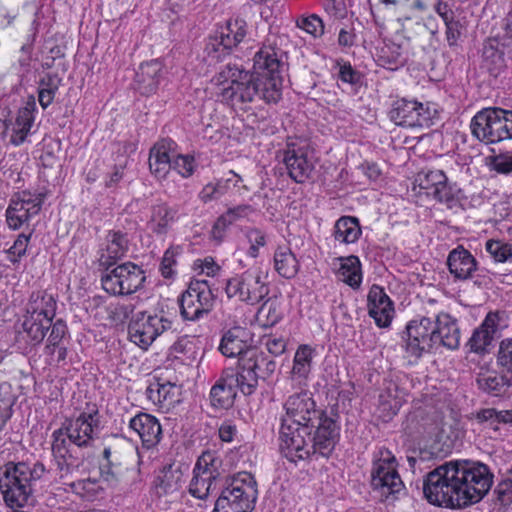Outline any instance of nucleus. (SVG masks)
I'll return each mask as SVG.
<instances>
[{"label": "nucleus", "instance_id": "obj_1", "mask_svg": "<svg viewBox=\"0 0 512 512\" xmlns=\"http://www.w3.org/2000/svg\"><path fill=\"white\" fill-rule=\"evenodd\" d=\"M492 483L493 475L487 465L452 460L426 475L423 493L430 504L461 508L480 501Z\"/></svg>", "mask_w": 512, "mask_h": 512}, {"label": "nucleus", "instance_id": "obj_2", "mask_svg": "<svg viewBox=\"0 0 512 512\" xmlns=\"http://www.w3.org/2000/svg\"><path fill=\"white\" fill-rule=\"evenodd\" d=\"M277 367L275 360H267L255 352H248L241 358L239 366L227 368L220 379L211 388V404L216 408L229 409L233 406L238 392L252 395L258 386V380L270 378Z\"/></svg>", "mask_w": 512, "mask_h": 512}, {"label": "nucleus", "instance_id": "obj_3", "mask_svg": "<svg viewBox=\"0 0 512 512\" xmlns=\"http://www.w3.org/2000/svg\"><path fill=\"white\" fill-rule=\"evenodd\" d=\"M217 85H223L221 97L235 113L244 114L252 110L253 105L262 100L266 104H277L279 101H268L264 96V83L261 78L236 64H227L213 78Z\"/></svg>", "mask_w": 512, "mask_h": 512}, {"label": "nucleus", "instance_id": "obj_4", "mask_svg": "<svg viewBox=\"0 0 512 512\" xmlns=\"http://www.w3.org/2000/svg\"><path fill=\"white\" fill-rule=\"evenodd\" d=\"M46 472L45 465L36 462L29 466L25 462H9L0 475V493L9 508H22L32 495V483Z\"/></svg>", "mask_w": 512, "mask_h": 512}, {"label": "nucleus", "instance_id": "obj_5", "mask_svg": "<svg viewBox=\"0 0 512 512\" xmlns=\"http://www.w3.org/2000/svg\"><path fill=\"white\" fill-rule=\"evenodd\" d=\"M257 495L255 477L246 471L238 472L222 489L212 512H252Z\"/></svg>", "mask_w": 512, "mask_h": 512}, {"label": "nucleus", "instance_id": "obj_6", "mask_svg": "<svg viewBox=\"0 0 512 512\" xmlns=\"http://www.w3.org/2000/svg\"><path fill=\"white\" fill-rule=\"evenodd\" d=\"M471 134L490 145L512 139V110L489 107L478 111L470 122Z\"/></svg>", "mask_w": 512, "mask_h": 512}, {"label": "nucleus", "instance_id": "obj_7", "mask_svg": "<svg viewBox=\"0 0 512 512\" xmlns=\"http://www.w3.org/2000/svg\"><path fill=\"white\" fill-rule=\"evenodd\" d=\"M254 72L264 83V96L268 101H280L282 98L283 51L267 41L254 56Z\"/></svg>", "mask_w": 512, "mask_h": 512}, {"label": "nucleus", "instance_id": "obj_8", "mask_svg": "<svg viewBox=\"0 0 512 512\" xmlns=\"http://www.w3.org/2000/svg\"><path fill=\"white\" fill-rule=\"evenodd\" d=\"M248 33L247 21L239 16L231 17L224 24L217 25L206 40L204 48L206 60L209 64L223 61L245 40Z\"/></svg>", "mask_w": 512, "mask_h": 512}, {"label": "nucleus", "instance_id": "obj_9", "mask_svg": "<svg viewBox=\"0 0 512 512\" xmlns=\"http://www.w3.org/2000/svg\"><path fill=\"white\" fill-rule=\"evenodd\" d=\"M185 474L180 465H164L154 474L150 485V496L156 506L163 510L171 509L182 502L185 496Z\"/></svg>", "mask_w": 512, "mask_h": 512}, {"label": "nucleus", "instance_id": "obj_10", "mask_svg": "<svg viewBox=\"0 0 512 512\" xmlns=\"http://www.w3.org/2000/svg\"><path fill=\"white\" fill-rule=\"evenodd\" d=\"M371 485L382 501L394 499L404 490V483L398 473L395 455L385 447L379 448L373 456Z\"/></svg>", "mask_w": 512, "mask_h": 512}, {"label": "nucleus", "instance_id": "obj_11", "mask_svg": "<svg viewBox=\"0 0 512 512\" xmlns=\"http://www.w3.org/2000/svg\"><path fill=\"white\" fill-rule=\"evenodd\" d=\"M259 268H249L229 277L224 286L227 298L246 305H256L269 294V287Z\"/></svg>", "mask_w": 512, "mask_h": 512}, {"label": "nucleus", "instance_id": "obj_12", "mask_svg": "<svg viewBox=\"0 0 512 512\" xmlns=\"http://www.w3.org/2000/svg\"><path fill=\"white\" fill-rule=\"evenodd\" d=\"M215 300L210 283L193 277L178 297L180 315L184 321H199L213 310Z\"/></svg>", "mask_w": 512, "mask_h": 512}, {"label": "nucleus", "instance_id": "obj_13", "mask_svg": "<svg viewBox=\"0 0 512 512\" xmlns=\"http://www.w3.org/2000/svg\"><path fill=\"white\" fill-rule=\"evenodd\" d=\"M146 272L142 266L126 261L105 269L101 276V286L112 296H128L144 287Z\"/></svg>", "mask_w": 512, "mask_h": 512}, {"label": "nucleus", "instance_id": "obj_14", "mask_svg": "<svg viewBox=\"0 0 512 512\" xmlns=\"http://www.w3.org/2000/svg\"><path fill=\"white\" fill-rule=\"evenodd\" d=\"M173 321L161 309L154 312L144 311L130 322L128 333L130 340L142 349H147L159 336L170 331Z\"/></svg>", "mask_w": 512, "mask_h": 512}, {"label": "nucleus", "instance_id": "obj_15", "mask_svg": "<svg viewBox=\"0 0 512 512\" xmlns=\"http://www.w3.org/2000/svg\"><path fill=\"white\" fill-rule=\"evenodd\" d=\"M437 113L433 103L399 98L393 101L388 113L396 125L406 128L430 127Z\"/></svg>", "mask_w": 512, "mask_h": 512}, {"label": "nucleus", "instance_id": "obj_16", "mask_svg": "<svg viewBox=\"0 0 512 512\" xmlns=\"http://www.w3.org/2000/svg\"><path fill=\"white\" fill-rule=\"evenodd\" d=\"M313 428L282 424L279 431L280 451L291 463L308 459L315 454L311 442Z\"/></svg>", "mask_w": 512, "mask_h": 512}, {"label": "nucleus", "instance_id": "obj_17", "mask_svg": "<svg viewBox=\"0 0 512 512\" xmlns=\"http://www.w3.org/2000/svg\"><path fill=\"white\" fill-rule=\"evenodd\" d=\"M285 415L281 417L282 424H290L313 428L323 409L316 407L311 392L305 390L290 395L283 404Z\"/></svg>", "mask_w": 512, "mask_h": 512}, {"label": "nucleus", "instance_id": "obj_18", "mask_svg": "<svg viewBox=\"0 0 512 512\" xmlns=\"http://www.w3.org/2000/svg\"><path fill=\"white\" fill-rule=\"evenodd\" d=\"M283 164L288 176L296 183H305L315 168L313 151L306 141L287 142L283 150Z\"/></svg>", "mask_w": 512, "mask_h": 512}, {"label": "nucleus", "instance_id": "obj_19", "mask_svg": "<svg viewBox=\"0 0 512 512\" xmlns=\"http://www.w3.org/2000/svg\"><path fill=\"white\" fill-rule=\"evenodd\" d=\"M403 348L408 357L419 359L424 353L435 348L431 318L422 317L407 323L402 334Z\"/></svg>", "mask_w": 512, "mask_h": 512}, {"label": "nucleus", "instance_id": "obj_20", "mask_svg": "<svg viewBox=\"0 0 512 512\" xmlns=\"http://www.w3.org/2000/svg\"><path fill=\"white\" fill-rule=\"evenodd\" d=\"M50 444L52 461L60 478H64L79 465V457L76 456V441H72L71 436L60 426L52 432Z\"/></svg>", "mask_w": 512, "mask_h": 512}, {"label": "nucleus", "instance_id": "obj_21", "mask_svg": "<svg viewBox=\"0 0 512 512\" xmlns=\"http://www.w3.org/2000/svg\"><path fill=\"white\" fill-rule=\"evenodd\" d=\"M61 426L76 441L77 448L90 447L99 427V412L97 409L82 411L76 417L66 418Z\"/></svg>", "mask_w": 512, "mask_h": 512}, {"label": "nucleus", "instance_id": "obj_22", "mask_svg": "<svg viewBox=\"0 0 512 512\" xmlns=\"http://www.w3.org/2000/svg\"><path fill=\"white\" fill-rule=\"evenodd\" d=\"M250 333L241 326H233L224 331L220 339L218 350L221 354L228 358L238 357L237 366H239L241 358L248 352H255L257 356L261 355L267 360H274L271 356L259 351L257 348L249 346Z\"/></svg>", "mask_w": 512, "mask_h": 512}, {"label": "nucleus", "instance_id": "obj_23", "mask_svg": "<svg viewBox=\"0 0 512 512\" xmlns=\"http://www.w3.org/2000/svg\"><path fill=\"white\" fill-rule=\"evenodd\" d=\"M130 247L128 233L122 230H108L97 250L98 263L103 269L114 266L126 257Z\"/></svg>", "mask_w": 512, "mask_h": 512}, {"label": "nucleus", "instance_id": "obj_24", "mask_svg": "<svg viewBox=\"0 0 512 512\" xmlns=\"http://www.w3.org/2000/svg\"><path fill=\"white\" fill-rule=\"evenodd\" d=\"M408 393L393 380H385L375 408V416L382 422L391 421L407 401Z\"/></svg>", "mask_w": 512, "mask_h": 512}, {"label": "nucleus", "instance_id": "obj_25", "mask_svg": "<svg viewBox=\"0 0 512 512\" xmlns=\"http://www.w3.org/2000/svg\"><path fill=\"white\" fill-rule=\"evenodd\" d=\"M314 428V435L311 437L314 452L323 457H329L340 437L339 423L323 410V415L317 418Z\"/></svg>", "mask_w": 512, "mask_h": 512}, {"label": "nucleus", "instance_id": "obj_26", "mask_svg": "<svg viewBox=\"0 0 512 512\" xmlns=\"http://www.w3.org/2000/svg\"><path fill=\"white\" fill-rule=\"evenodd\" d=\"M367 310L377 327H390L395 315V307L382 286L373 284L370 287L367 295Z\"/></svg>", "mask_w": 512, "mask_h": 512}, {"label": "nucleus", "instance_id": "obj_27", "mask_svg": "<svg viewBox=\"0 0 512 512\" xmlns=\"http://www.w3.org/2000/svg\"><path fill=\"white\" fill-rule=\"evenodd\" d=\"M128 428L141 440L145 449L156 447L162 439V426L152 414L139 411L130 418Z\"/></svg>", "mask_w": 512, "mask_h": 512}, {"label": "nucleus", "instance_id": "obj_28", "mask_svg": "<svg viewBox=\"0 0 512 512\" xmlns=\"http://www.w3.org/2000/svg\"><path fill=\"white\" fill-rule=\"evenodd\" d=\"M131 457V448L122 441H116L106 445L99 464L101 476L104 477L106 481L115 479L120 473L121 468L128 464Z\"/></svg>", "mask_w": 512, "mask_h": 512}, {"label": "nucleus", "instance_id": "obj_29", "mask_svg": "<svg viewBox=\"0 0 512 512\" xmlns=\"http://www.w3.org/2000/svg\"><path fill=\"white\" fill-rule=\"evenodd\" d=\"M435 348L444 347L456 350L460 346L461 332L457 320L446 312L437 314L435 321L431 319Z\"/></svg>", "mask_w": 512, "mask_h": 512}, {"label": "nucleus", "instance_id": "obj_30", "mask_svg": "<svg viewBox=\"0 0 512 512\" xmlns=\"http://www.w3.org/2000/svg\"><path fill=\"white\" fill-rule=\"evenodd\" d=\"M501 315L499 311H490L482 323L473 331L466 343L469 352L484 355L492 345L495 334L499 329Z\"/></svg>", "mask_w": 512, "mask_h": 512}, {"label": "nucleus", "instance_id": "obj_31", "mask_svg": "<svg viewBox=\"0 0 512 512\" xmlns=\"http://www.w3.org/2000/svg\"><path fill=\"white\" fill-rule=\"evenodd\" d=\"M38 114V108L34 95H29L22 107L16 113L10 133L9 143L15 147L22 145L34 125Z\"/></svg>", "mask_w": 512, "mask_h": 512}, {"label": "nucleus", "instance_id": "obj_32", "mask_svg": "<svg viewBox=\"0 0 512 512\" xmlns=\"http://www.w3.org/2000/svg\"><path fill=\"white\" fill-rule=\"evenodd\" d=\"M175 142L171 139L157 141L149 152V169L151 174L158 180L167 178L172 165V146Z\"/></svg>", "mask_w": 512, "mask_h": 512}, {"label": "nucleus", "instance_id": "obj_33", "mask_svg": "<svg viewBox=\"0 0 512 512\" xmlns=\"http://www.w3.org/2000/svg\"><path fill=\"white\" fill-rule=\"evenodd\" d=\"M243 182L242 177L230 170L225 178L216 180L215 182L207 183L199 192V199L203 203H208L213 200L220 199L222 196L228 194L231 190L240 188L248 190L246 185H241Z\"/></svg>", "mask_w": 512, "mask_h": 512}, {"label": "nucleus", "instance_id": "obj_34", "mask_svg": "<svg viewBox=\"0 0 512 512\" xmlns=\"http://www.w3.org/2000/svg\"><path fill=\"white\" fill-rule=\"evenodd\" d=\"M179 218L178 209L168 203H157L151 207L147 227L157 236L166 235Z\"/></svg>", "mask_w": 512, "mask_h": 512}, {"label": "nucleus", "instance_id": "obj_35", "mask_svg": "<svg viewBox=\"0 0 512 512\" xmlns=\"http://www.w3.org/2000/svg\"><path fill=\"white\" fill-rule=\"evenodd\" d=\"M163 77V65L154 59L142 63L136 74L138 90L142 95L150 96L157 92Z\"/></svg>", "mask_w": 512, "mask_h": 512}, {"label": "nucleus", "instance_id": "obj_36", "mask_svg": "<svg viewBox=\"0 0 512 512\" xmlns=\"http://www.w3.org/2000/svg\"><path fill=\"white\" fill-rule=\"evenodd\" d=\"M449 272L454 278L467 280L472 277L477 270V261L475 257L462 246L453 249L447 258Z\"/></svg>", "mask_w": 512, "mask_h": 512}, {"label": "nucleus", "instance_id": "obj_37", "mask_svg": "<svg viewBox=\"0 0 512 512\" xmlns=\"http://www.w3.org/2000/svg\"><path fill=\"white\" fill-rule=\"evenodd\" d=\"M479 389L491 396H502L512 386V375L496 370L481 371L477 376Z\"/></svg>", "mask_w": 512, "mask_h": 512}, {"label": "nucleus", "instance_id": "obj_38", "mask_svg": "<svg viewBox=\"0 0 512 512\" xmlns=\"http://www.w3.org/2000/svg\"><path fill=\"white\" fill-rule=\"evenodd\" d=\"M57 300L48 293L46 290H36L30 295L27 304V313L35 317L48 318L50 322L53 321L56 315Z\"/></svg>", "mask_w": 512, "mask_h": 512}, {"label": "nucleus", "instance_id": "obj_39", "mask_svg": "<svg viewBox=\"0 0 512 512\" xmlns=\"http://www.w3.org/2000/svg\"><path fill=\"white\" fill-rule=\"evenodd\" d=\"M482 67L493 77H498L507 67L505 51L495 39L484 43L482 51Z\"/></svg>", "mask_w": 512, "mask_h": 512}, {"label": "nucleus", "instance_id": "obj_40", "mask_svg": "<svg viewBox=\"0 0 512 512\" xmlns=\"http://www.w3.org/2000/svg\"><path fill=\"white\" fill-rule=\"evenodd\" d=\"M340 267L336 272L337 278L354 290L360 288L363 281L362 264L358 256L340 257Z\"/></svg>", "mask_w": 512, "mask_h": 512}, {"label": "nucleus", "instance_id": "obj_41", "mask_svg": "<svg viewBox=\"0 0 512 512\" xmlns=\"http://www.w3.org/2000/svg\"><path fill=\"white\" fill-rule=\"evenodd\" d=\"M434 199L446 205L449 209L463 207L468 200L464 190L456 182H450L447 176L439 189L436 190Z\"/></svg>", "mask_w": 512, "mask_h": 512}, {"label": "nucleus", "instance_id": "obj_42", "mask_svg": "<svg viewBox=\"0 0 512 512\" xmlns=\"http://www.w3.org/2000/svg\"><path fill=\"white\" fill-rule=\"evenodd\" d=\"M273 260L276 272L283 278L292 279L299 271V261L288 246H278Z\"/></svg>", "mask_w": 512, "mask_h": 512}, {"label": "nucleus", "instance_id": "obj_43", "mask_svg": "<svg viewBox=\"0 0 512 512\" xmlns=\"http://www.w3.org/2000/svg\"><path fill=\"white\" fill-rule=\"evenodd\" d=\"M62 84V78L58 73H44L38 80V102L43 110H46L55 100L56 94Z\"/></svg>", "mask_w": 512, "mask_h": 512}, {"label": "nucleus", "instance_id": "obj_44", "mask_svg": "<svg viewBox=\"0 0 512 512\" xmlns=\"http://www.w3.org/2000/svg\"><path fill=\"white\" fill-rule=\"evenodd\" d=\"M362 234L359 220L352 216L340 217L334 225V238L344 244L358 241Z\"/></svg>", "mask_w": 512, "mask_h": 512}, {"label": "nucleus", "instance_id": "obj_45", "mask_svg": "<svg viewBox=\"0 0 512 512\" xmlns=\"http://www.w3.org/2000/svg\"><path fill=\"white\" fill-rule=\"evenodd\" d=\"M51 324L52 322H50L48 318H39L27 313L24 317L22 327L26 333L29 344L33 346L41 344Z\"/></svg>", "mask_w": 512, "mask_h": 512}, {"label": "nucleus", "instance_id": "obj_46", "mask_svg": "<svg viewBox=\"0 0 512 512\" xmlns=\"http://www.w3.org/2000/svg\"><path fill=\"white\" fill-rule=\"evenodd\" d=\"M177 387L171 382L152 383L147 387V398L160 408H169L177 400L175 399V391Z\"/></svg>", "mask_w": 512, "mask_h": 512}, {"label": "nucleus", "instance_id": "obj_47", "mask_svg": "<svg viewBox=\"0 0 512 512\" xmlns=\"http://www.w3.org/2000/svg\"><path fill=\"white\" fill-rule=\"evenodd\" d=\"M315 348L309 344H301L296 349L293 358L292 375L306 379L311 372L312 361L315 356Z\"/></svg>", "mask_w": 512, "mask_h": 512}, {"label": "nucleus", "instance_id": "obj_48", "mask_svg": "<svg viewBox=\"0 0 512 512\" xmlns=\"http://www.w3.org/2000/svg\"><path fill=\"white\" fill-rule=\"evenodd\" d=\"M182 254V247L179 245L169 246L163 253L158 271L160 275L169 281L175 280L178 275V258Z\"/></svg>", "mask_w": 512, "mask_h": 512}, {"label": "nucleus", "instance_id": "obj_49", "mask_svg": "<svg viewBox=\"0 0 512 512\" xmlns=\"http://www.w3.org/2000/svg\"><path fill=\"white\" fill-rule=\"evenodd\" d=\"M333 69L336 70V79L342 84L357 88L362 84L363 74L352 66L350 61L343 58L335 60Z\"/></svg>", "mask_w": 512, "mask_h": 512}, {"label": "nucleus", "instance_id": "obj_50", "mask_svg": "<svg viewBox=\"0 0 512 512\" xmlns=\"http://www.w3.org/2000/svg\"><path fill=\"white\" fill-rule=\"evenodd\" d=\"M282 319L283 311L277 299H267L258 309L257 320L263 327H273Z\"/></svg>", "mask_w": 512, "mask_h": 512}, {"label": "nucleus", "instance_id": "obj_51", "mask_svg": "<svg viewBox=\"0 0 512 512\" xmlns=\"http://www.w3.org/2000/svg\"><path fill=\"white\" fill-rule=\"evenodd\" d=\"M217 480L214 476L207 475L193 468V477L188 486L189 494L199 500H205L210 493L213 483Z\"/></svg>", "mask_w": 512, "mask_h": 512}, {"label": "nucleus", "instance_id": "obj_52", "mask_svg": "<svg viewBox=\"0 0 512 512\" xmlns=\"http://www.w3.org/2000/svg\"><path fill=\"white\" fill-rule=\"evenodd\" d=\"M446 174L442 170H422L415 177V185L427 195H435L436 190L445 181Z\"/></svg>", "mask_w": 512, "mask_h": 512}, {"label": "nucleus", "instance_id": "obj_53", "mask_svg": "<svg viewBox=\"0 0 512 512\" xmlns=\"http://www.w3.org/2000/svg\"><path fill=\"white\" fill-rule=\"evenodd\" d=\"M71 491L86 501H94L103 491L100 482L96 479H80L69 484Z\"/></svg>", "mask_w": 512, "mask_h": 512}, {"label": "nucleus", "instance_id": "obj_54", "mask_svg": "<svg viewBox=\"0 0 512 512\" xmlns=\"http://www.w3.org/2000/svg\"><path fill=\"white\" fill-rule=\"evenodd\" d=\"M31 217L26 213L25 206L20 197L11 199L9 206L6 210V222L9 228L17 230L22 227L24 223L29 221Z\"/></svg>", "mask_w": 512, "mask_h": 512}, {"label": "nucleus", "instance_id": "obj_55", "mask_svg": "<svg viewBox=\"0 0 512 512\" xmlns=\"http://www.w3.org/2000/svg\"><path fill=\"white\" fill-rule=\"evenodd\" d=\"M222 459L215 451H204L197 459L194 468L196 471L207 473V475L217 478L220 476Z\"/></svg>", "mask_w": 512, "mask_h": 512}, {"label": "nucleus", "instance_id": "obj_56", "mask_svg": "<svg viewBox=\"0 0 512 512\" xmlns=\"http://www.w3.org/2000/svg\"><path fill=\"white\" fill-rule=\"evenodd\" d=\"M486 251L496 263L512 262V244L499 239H489L485 244Z\"/></svg>", "mask_w": 512, "mask_h": 512}, {"label": "nucleus", "instance_id": "obj_57", "mask_svg": "<svg viewBox=\"0 0 512 512\" xmlns=\"http://www.w3.org/2000/svg\"><path fill=\"white\" fill-rule=\"evenodd\" d=\"M197 161L193 154H176L173 155L171 170L175 171L179 176L188 179L195 173L197 169Z\"/></svg>", "mask_w": 512, "mask_h": 512}, {"label": "nucleus", "instance_id": "obj_58", "mask_svg": "<svg viewBox=\"0 0 512 512\" xmlns=\"http://www.w3.org/2000/svg\"><path fill=\"white\" fill-rule=\"evenodd\" d=\"M191 268L196 276H206L211 278L218 277L222 272V267L212 256L195 259Z\"/></svg>", "mask_w": 512, "mask_h": 512}, {"label": "nucleus", "instance_id": "obj_59", "mask_svg": "<svg viewBox=\"0 0 512 512\" xmlns=\"http://www.w3.org/2000/svg\"><path fill=\"white\" fill-rule=\"evenodd\" d=\"M296 26L314 38L321 37L325 29L322 18L317 14L299 17Z\"/></svg>", "mask_w": 512, "mask_h": 512}, {"label": "nucleus", "instance_id": "obj_60", "mask_svg": "<svg viewBox=\"0 0 512 512\" xmlns=\"http://www.w3.org/2000/svg\"><path fill=\"white\" fill-rule=\"evenodd\" d=\"M496 501L501 506L512 504V468L507 471L494 490Z\"/></svg>", "mask_w": 512, "mask_h": 512}, {"label": "nucleus", "instance_id": "obj_61", "mask_svg": "<svg viewBox=\"0 0 512 512\" xmlns=\"http://www.w3.org/2000/svg\"><path fill=\"white\" fill-rule=\"evenodd\" d=\"M50 328L51 332L48 336L45 349L47 354L54 355L56 347L61 345L62 339L67 333V325L62 319H57L55 322L52 321Z\"/></svg>", "mask_w": 512, "mask_h": 512}, {"label": "nucleus", "instance_id": "obj_62", "mask_svg": "<svg viewBox=\"0 0 512 512\" xmlns=\"http://www.w3.org/2000/svg\"><path fill=\"white\" fill-rule=\"evenodd\" d=\"M475 418L478 423L486 425L490 421H503V424L512 423V410L498 411L495 408H484L479 410Z\"/></svg>", "mask_w": 512, "mask_h": 512}, {"label": "nucleus", "instance_id": "obj_63", "mask_svg": "<svg viewBox=\"0 0 512 512\" xmlns=\"http://www.w3.org/2000/svg\"><path fill=\"white\" fill-rule=\"evenodd\" d=\"M496 360L502 372L512 375V337L500 342Z\"/></svg>", "mask_w": 512, "mask_h": 512}, {"label": "nucleus", "instance_id": "obj_64", "mask_svg": "<svg viewBox=\"0 0 512 512\" xmlns=\"http://www.w3.org/2000/svg\"><path fill=\"white\" fill-rule=\"evenodd\" d=\"M489 167L491 170L502 175L512 173V151L500 153L489 158Z\"/></svg>", "mask_w": 512, "mask_h": 512}]
</instances>
